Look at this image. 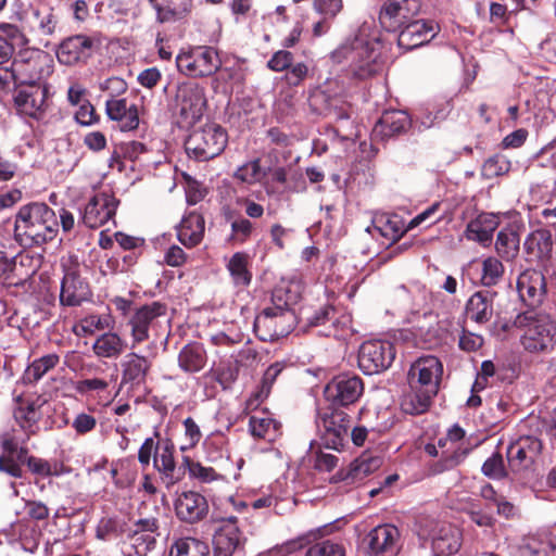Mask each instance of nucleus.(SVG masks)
I'll use <instances>...</instances> for the list:
<instances>
[{
    "label": "nucleus",
    "instance_id": "1",
    "mask_svg": "<svg viewBox=\"0 0 556 556\" xmlns=\"http://www.w3.org/2000/svg\"><path fill=\"white\" fill-rule=\"evenodd\" d=\"M59 232L55 212L43 202H31L18 208L14 222V238L24 248L41 247L54 240Z\"/></svg>",
    "mask_w": 556,
    "mask_h": 556
},
{
    "label": "nucleus",
    "instance_id": "2",
    "mask_svg": "<svg viewBox=\"0 0 556 556\" xmlns=\"http://www.w3.org/2000/svg\"><path fill=\"white\" fill-rule=\"evenodd\" d=\"M514 325L526 329L521 336V344L526 351L549 353L556 348V305L520 313Z\"/></svg>",
    "mask_w": 556,
    "mask_h": 556
},
{
    "label": "nucleus",
    "instance_id": "3",
    "mask_svg": "<svg viewBox=\"0 0 556 556\" xmlns=\"http://www.w3.org/2000/svg\"><path fill=\"white\" fill-rule=\"evenodd\" d=\"M55 408L43 395H17L14 397L12 418L15 430L27 437L38 435L41 430L52 431L55 426Z\"/></svg>",
    "mask_w": 556,
    "mask_h": 556
},
{
    "label": "nucleus",
    "instance_id": "4",
    "mask_svg": "<svg viewBox=\"0 0 556 556\" xmlns=\"http://www.w3.org/2000/svg\"><path fill=\"white\" fill-rule=\"evenodd\" d=\"M334 62L350 63L353 75L366 79L381 70L379 42L355 38L351 43L342 45L331 53Z\"/></svg>",
    "mask_w": 556,
    "mask_h": 556
},
{
    "label": "nucleus",
    "instance_id": "5",
    "mask_svg": "<svg viewBox=\"0 0 556 556\" xmlns=\"http://www.w3.org/2000/svg\"><path fill=\"white\" fill-rule=\"evenodd\" d=\"M228 136L217 124H206L194 129L185 141V150L190 159L206 162L218 156L226 148Z\"/></svg>",
    "mask_w": 556,
    "mask_h": 556
},
{
    "label": "nucleus",
    "instance_id": "6",
    "mask_svg": "<svg viewBox=\"0 0 556 556\" xmlns=\"http://www.w3.org/2000/svg\"><path fill=\"white\" fill-rule=\"evenodd\" d=\"M178 71L189 77H207L222 66L218 52L213 47L197 46L179 53L176 58Z\"/></svg>",
    "mask_w": 556,
    "mask_h": 556
},
{
    "label": "nucleus",
    "instance_id": "7",
    "mask_svg": "<svg viewBox=\"0 0 556 556\" xmlns=\"http://www.w3.org/2000/svg\"><path fill=\"white\" fill-rule=\"evenodd\" d=\"M316 426L323 445L340 451L348 440L351 418L345 412L332 407L318 413Z\"/></svg>",
    "mask_w": 556,
    "mask_h": 556
},
{
    "label": "nucleus",
    "instance_id": "8",
    "mask_svg": "<svg viewBox=\"0 0 556 556\" xmlns=\"http://www.w3.org/2000/svg\"><path fill=\"white\" fill-rule=\"evenodd\" d=\"M363 393V379L351 372L334 376L324 389V396L333 408L348 407L356 403Z\"/></svg>",
    "mask_w": 556,
    "mask_h": 556
},
{
    "label": "nucleus",
    "instance_id": "9",
    "mask_svg": "<svg viewBox=\"0 0 556 556\" xmlns=\"http://www.w3.org/2000/svg\"><path fill=\"white\" fill-rule=\"evenodd\" d=\"M294 311L278 313L264 308L254 320V332L264 342H274L288 336L295 326Z\"/></svg>",
    "mask_w": 556,
    "mask_h": 556
},
{
    "label": "nucleus",
    "instance_id": "10",
    "mask_svg": "<svg viewBox=\"0 0 556 556\" xmlns=\"http://www.w3.org/2000/svg\"><path fill=\"white\" fill-rule=\"evenodd\" d=\"M395 354V346L389 341H366L358 350V367L365 375L379 374L392 365Z\"/></svg>",
    "mask_w": 556,
    "mask_h": 556
},
{
    "label": "nucleus",
    "instance_id": "11",
    "mask_svg": "<svg viewBox=\"0 0 556 556\" xmlns=\"http://www.w3.org/2000/svg\"><path fill=\"white\" fill-rule=\"evenodd\" d=\"M166 315L167 305L160 301L137 307L128 320V325L131 328V348L134 349L137 344L148 340L150 338V331L156 330L159 319Z\"/></svg>",
    "mask_w": 556,
    "mask_h": 556
},
{
    "label": "nucleus",
    "instance_id": "12",
    "mask_svg": "<svg viewBox=\"0 0 556 556\" xmlns=\"http://www.w3.org/2000/svg\"><path fill=\"white\" fill-rule=\"evenodd\" d=\"M176 110L187 125L195 124L206 106L204 89L198 84H182L176 92Z\"/></svg>",
    "mask_w": 556,
    "mask_h": 556
},
{
    "label": "nucleus",
    "instance_id": "13",
    "mask_svg": "<svg viewBox=\"0 0 556 556\" xmlns=\"http://www.w3.org/2000/svg\"><path fill=\"white\" fill-rule=\"evenodd\" d=\"M421 0H387L380 8L378 20L388 31H396L419 14Z\"/></svg>",
    "mask_w": 556,
    "mask_h": 556
},
{
    "label": "nucleus",
    "instance_id": "14",
    "mask_svg": "<svg viewBox=\"0 0 556 556\" xmlns=\"http://www.w3.org/2000/svg\"><path fill=\"white\" fill-rule=\"evenodd\" d=\"M92 292L88 281L81 277L78 266L64 267L61 280L59 301L64 307H78L90 301Z\"/></svg>",
    "mask_w": 556,
    "mask_h": 556
},
{
    "label": "nucleus",
    "instance_id": "15",
    "mask_svg": "<svg viewBox=\"0 0 556 556\" xmlns=\"http://www.w3.org/2000/svg\"><path fill=\"white\" fill-rule=\"evenodd\" d=\"M245 541L237 525V518L229 517L214 533L213 556H243Z\"/></svg>",
    "mask_w": 556,
    "mask_h": 556
},
{
    "label": "nucleus",
    "instance_id": "16",
    "mask_svg": "<svg viewBox=\"0 0 556 556\" xmlns=\"http://www.w3.org/2000/svg\"><path fill=\"white\" fill-rule=\"evenodd\" d=\"M100 45V39L96 37L83 34L71 36L59 45L56 58L60 63L65 65L86 63Z\"/></svg>",
    "mask_w": 556,
    "mask_h": 556
},
{
    "label": "nucleus",
    "instance_id": "17",
    "mask_svg": "<svg viewBox=\"0 0 556 556\" xmlns=\"http://www.w3.org/2000/svg\"><path fill=\"white\" fill-rule=\"evenodd\" d=\"M543 444L533 435H522L511 442L506 451L508 467L513 472L529 469L541 454Z\"/></svg>",
    "mask_w": 556,
    "mask_h": 556
},
{
    "label": "nucleus",
    "instance_id": "18",
    "mask_svg": "<svg viewBox=\"0 0 556 556\" xmlns=\"http://www.w3.org/2000/svg\"><path fill=\"white\" fill-rule=\"evenodd\" d=\"M121 388L129 392H143L147 389V378L152 368V362L146 356L130 352L121 363Z\"/></svg>",
    "mask_w": 556,
    "mask_h": 556
},
{
    "label": "nucleus",
    "instance_id": "19",
    "mask_svg": "<svg viewBox=\"0 0 556 556\" xmlns=\"http://www.w3.org/2000/svg\"><path fill=\"white\" fill-rule=\"evenodd\" d=\"M118 204L119 200L113 194L106 192L97 193L86 204L78 224L83 223L91 229L99 228L113 219Z\"/></svg>",
    "mask_w": 556,
    "mask_h": 556
},
{
    "label": "nucleus",
    "instance_id": "20",
    "mask_svg": "<svg viewBox=\"0 0 556 556\" xmlns=\"http://www.w3.org/2000/svg\"><path fill=\"white\" fill-rule=\"evenodd\" d=\"M442 374L443 365L437 356H422L412 364L408 382L410 388H425L438 392Z\"/></svg>",
    "mask_w": 556,
    "mask_h": 556
},
{
    "label": "nucleus",
    "instance_id": "21",
    "mask_svg": "<svg viewBox=\"0 0 556 556\" xmlns=\"http://www.w3.org/2000/svg\"><path fill=\"white\" fill-rule=\"evenodd\" d=\"M400 531L392 525H379L363 539V546L368 556H394L397 552Z\"/></svg>",
    "mask_w": 556,
    "mask_h": 556
},
{
    "label": "nucleus",
    "instance_id": "22",
    "mask_svg": "<svg viewBox=\"0 0 556 556\" xmlns=\"http://www.w3.org/2000/svg\"><path fill=\"white\" fill-rule=\"evenodd\" d=\"M48 89L39 84L17 88L14 103L22 114L40 119L47 109Z\"/></svg>",
    "mask_w": 556,
    "mask_h": 556
},
{
    "label": "nucleus",
    "instance_id": "23",
    "mask_svg": "<svg viewBox=\"0 0 556 556\" xmlns=\"http://www.w3.org/2000/svg\"><path fill=\"white\" fill-rule=\"evenodd\" d=\"M399 30L397 45L400 48L410 51L428 43L438 34V25L433 21H409Z\"/></svg>",
    "mask_w": 556,
    "mask_h": 556
},
{
    "label": "nucleus",
    "instance_id": "24",
    "mask_svg": "<svg viewBox=\"0 0 556 556\" xmlns=\"http://www.w3.org/2000/svg\"><path fill=\"white\" fill-rule=\"evenodd\" d=\"M177 518L186 523H197L205 519L210 507L207 500L194 491L179 494L174 503Z\"/></svg>",
    "mask_w": 556,
    "mask_h": 556
},
{
    "label": "nucleus",
    "instance_id": "25",
    "mask_svg": "<svg viewBox=\"0 0 556 556\" xmlns=\"http://www.w3.org/2000/svg\"><path fill=\"white\" fill-rule=\"evenodd\" d=\"M306 319L309 327L327 326L325 336L334 338L343 337L351 324L348 315L329 304L323 305Z\"/></svg>",
    "mask_w": 556,
    "mask_h": 556
},
{
    "label": "nucleus",
    "instance_id": "26",
    "mask_svg": "<svg viewBox=\"0 0 556 556\" xmlns=\"http://www.w3.org/2000/svg\"><path fill=\"white\" fill-rule=\"evenodd\" d=\"M517 290L522 302L534 309L546 294L544 275L536 269H526L517 279Z\"/></svg>",
    "mask_w": 556,
    "mask_h": 556
},
{
    "label": "nucleus",
    "instance_id": "27",
    "mask_svg": "<svg viewBox=\"0 0 556 556\" xmlns=\"http://www.w3.org/2000/svg\"><path fill=\"white\" fill-rule=\"evenodd\" d=\"M105 113L111 121L117 123L122 131H131L139 126V111L135 103H129L126 98L111 97L105 102Z\"/></svg>",
    "mask_w": 556,
    "mask_h": 556
},
{
    "label": "nucleus",
    "instance_id": "28",
    "mask_svg": "<svg viewBox=\"0 0 556 556\" xmlns=\"http://www.w3.org/2000/svg\"><path fill=\"white\" fill-rule=\"evenodd\" d=\"M412 126L409 115L404 111H387L372 129V138L388 140L406 132Z\"/></svg>",
    "mask_w": 556,
    "mask_h": 556
},
{
    "label": "nucleus",
    "instance_id": "29",
    "mask_svg": "<svg viewBox=\"0 0 556 556\" xmlns=\"http://www.w3.org/2000/svg\"><path fill=\"white\" fill-rule=\"evenodd\" d=\"M553 244L552 232L548 229L532 231L523 242L527 261L545 265L552 258Z\"/></svg>",
    "mask_w": 556,
    "mask_h": 556
},
{
    "label": "nucleus",
    "instance_id": "30",
    "mask_svg": "<svg viewBox=\"0 0 556 556\" xmlns=\"http://www.w3.org/2000/svg\"><path fill=\"white\" fill-rule=\"evenodd\" d=\"M174 453V444L169 440H163L160 441L159 448L155 450L153 459V466L161 475V479L167 488L180 480V476L176 469Z\"/></svg>",
    "mask_w": 556,
    "mask_h": 556
},
{
    "label": "nucleus",
    "instance_id": "31",
    "mask_svg": "<svg viewBox=\"0 0 556 556\" xmlns=\"http://www.w3.org/2000/svg\"><path fill=\"white\" fill-rule=\"evenodd\" d=\"M500 225L497 215L492 213H481L475 219L470 220L466 227V238L479 242L483 247L491 244L493 233Z\"/></svg>",
    "mask_w": 556,
    "mask_h": 556
},
{
    "label": "nucleus",
    "instance_id": "32",
    "mask_svg": "<svg viewBox=\"0 0 556 556\" xmlns=\"http://www.w3.org/2000/svg\"><path fill=\"white\" fill-rule=\"evenodd\" d=\"M496 295L491 291H478L473 293L466 303L465 312L467 317L476 324L483 325L493 316V300Z\"/></svg>",
    "mask_w": 556,
    "mask_h": 556
},
{
    "label": "nucleus",
    "instance_id": "33",
    "mask_svg": "<svg viewBox=\"0 0 556 556\" xmlns=\"http://www.w3.org/2000/svg\"><path fill=\"white\" fill-rule=\"evenodd\" d=\"M462 541L463 535L458 528L450 523L442 525L432 539V553L452 556L460 549Z\"/></svg>",
    "mask_w": 556,
    "mask_h": 556
},
{
    "label": "nucleus",
    "instance_id": "34",
    "mask_svg": "<svg viewBox=\"0 0 556 556\" xmlns=\"http://www.w3.org/2000/svg\"><path fill=\"white\" fill-rule=\"evenodd\" d=\"M204 229V217L197 212H191L182 218L177 228L178 240L186 248H194L202 241Z\"/></svg>",
    "mask_w": 556,
    "mask_h": 556
},
{
    "label": "nucleus",
    "instance_id": "35",
    "mask_svg": "<svg viewBox=\"0 0 556 556\" xmlns=\"http://www.w3.org/2000/svg\"><path fill=\"white\" fill-rule=\"evenodd\" d=\"M381 460L379 458H361L352 462L348 468L341 469L334 476L336 481H345L349 484L363 481L367 476L379 468Z\"/></svg>",
    "mask_w": 556,
    "mask_h": 556
},
{
    "label": "nucleus",
    "instance_id": "36",
    "mask_svg": "<svg viewBox=\"0 0 556 556\" xmlns=\"http://www.w3.org/2000/svg\"><path fill=\"white\" fill-rule=\"evenodd\" d=\"M9 287H25L37 271L34 258L27 254L10 257Z\"/></svg>",
    "mask_w": 556,
    "mask_h": 556
},
{
    "label": "nucleus",
    "instance_id": "37",
    "mask_svg": "<svg viewBox=\"0 0 556 556\" xmlns=\"http://www.w3.org/2000/svg\"><path fill=\"white\" fill-rule=\"evenodd\" d=\"M206 362V351L199 342L186 344L178 354V365L187 374L199 372L205 367Z\"/></svg>",
    "mask_w": 556,
    "mask_h": 556
},
{
    "label": "nucleus",
    "instance_id": "38",
    "mask_svg": "<svg viewBox=\"0 0 556 556\" xmlns=\"http://www.w3.org/2000/svg\"><path fill=\"white\" fill-rule=\"evenodd\" d=\"M371 227L379 232L380 236L390 240L391 243L396 242L409 228L404 226L403 219L396 214H377L372 218Z\"/></svg>",
    "mask_w": 556,
    "mask_h": 556
},
{
    "label": "nucleus",
    "instance_id": "39",
    "mask_svg": "<svg viewBox=\"0 0 556 556\" xmlns=\"http://www.w3.org/2000/svg\"><path fill=\"white\" fill-rule=\"evenodd\" d=\"M31 438L26 434H20L15 428H12L0 434V445L3 452L13 454L21 465H27V459L31 455L28 454L26 444Z\"/></svg>",
    "mask_w": 556,
    "mask_h": 556
},
{
    "label": "nucleus",
    "instance_id": "40",
    "mask_svg": "<svg viewBox=\"0 0 556 556\" xmlns=\"http://www.w3.org/2000/svg\"><path fill=\"white\" fill-rule=\"evenodd\" d=\"M281 424L267 413L252 415L249 419V431L255 439L274 441L280 434Z\"/></svg>",
    "mask_w": 556,
    "mask_h": 556
},
{
    "label": "nucleus",
    "instance_id": "41",
    "mask_svg": "<svg viewBox=\"0 0 556 556\" xmlns=\"http://www.w3.org/2000/svg\"><path fill=\"white\" fill-rule=\"evenodd\" d=\"M126 348V342L115 332L99 336L92 344L93 353L100 358H117Z\"/></svg>",
    "mask_w": 556,
    "mask_h": 556
},
{
    "label": "nucleus",
    "instance_id": "42",
    "mask_svg": "<svg viewBox=\"0 0 556 556\" xmlns=\"http://www.w3.org/2000/svg\"><path fill=\"white\" fill-rule=\"evenodd\" d=\"M12 78L17 88L37 84L36 80L40 78L38 62L31 58L15 59L12 63Z\"/></svg>",
    "mask_w": 556,
    "mask_h": 556
},
{
    "label": "nucleus",
    "instance_id": "43",
    "mask_svg": "<svg viewBox=\"0 0 556 556\" xmlns=\"http://www.w3.org/2000/svg\"><path fill=\"white\" fill-rule=\"evenodd\" d=\"M226 267L236 287H248L251 283L250 256L245 252H236Z\"/></svg>",
    "mask_w": 556,
    "mask_h": 556
},
{
    "label": "nucleus",
    "instance_id": "44",
    "mask_svg": "<svg viewBox=\"0 0 556 556\" xmlns=\"http://www.w3.org/2000/svg\"><path fill=\"white\" fill-rule=\"evenodd\" d=\"M30 28L40 36H51L58 26V17L52 8L42 5L33 10Z\"/></svg>",
    "mask_w": 556,
    "mask_h": 556
},
{
    "label": "nucleus",
    "instance_id": "45",
    "mask_svg": "<svg viewBox=\"0 0 556 556\" xmlns=\"http://www.w3.org/2000/svg\"><path fill=\"white\" fill-rule=\"evenodd\" d=\"M412 392L406 394L402 401V408L410 415H419L428 410L431 400L437 395V391H430L425 388H410Z\"/></svg>",
    "mask_w": 556,
    "mask_h": 556
},
{
    "label": "nucleus",
    "instance_id": "46",
    "mask_svg": "<svg viewBox=\"0 0 556 556\" xmlns=\"http://www.w3.org/2000/svg\"><path fill=\"white\" fill-rule=\"evenodd\" d=\"M520 238L511 228L502 229L496 237V253L505 261H513L519 252Z\"/></svg>",
    "mask_w": 556,
    "mask_h": 556
},
{
    "label": "nucleus",
    "instance_id": "47",
    "mask_svg": "<svg viewBox=\"0 0 556 556\" xmlns=\"http://www.w3.org/2000/svg\"><path fill=\"white\" fill-rule=\"evenodd\" d=\"M60 362V356L55 353L47 354L40 358L35 359L29 364L23 375L25 383H36L39 381L48 371L53 369Z\"/></svg>",
    "mask_w": 556,
    "mask_h": 556
},
{
    "label": "nucleus",
    "instance_id": "48",
    "mask_svg": "<svg viewBox=\"0 0 556 556\" xmlns=\"http://www.w3.org/2000/svg\"><path fill=\"white\" fill-rule=\"evenodd\" d=\"M169 556H210V547L201 540L181 538L172 545Z\"/></svg>",
    "mask_w": 556,
    "mask_h": 556
},
{
    "label": "nucleus",
    "instance_id": "49",
    "mask_svg": "<svg viewBox=\"0 0 556 556\" xmlns=\"http://www.w3.org/2000/svg\"><path fill=\"white\" fill-rule=\"evenodd\" d=\"M22 38L17 26L13 24L0 25V64L11 59L15 43Z\"/></svg>",
    "mask_w": 556,
    "mask_h": 556
},
{
    "label": "nucleus",
    "instance_id": "50",
    "mask_svg": "<svg viewBox=\"0 0 556 556\" xmlns=\"http://www.w3.org/2000/svg\"><path fill=\"white\" fill-rule=\"evenodd\" d=\"M510 168L511 162L509 159L502 153H496L484 161L481 175L485 179H493L508 174Z\"/></svg>",
    "mask_w": 556,
    "mask_h": 556
},
{
    "label": "nucleus",
    "instance_id": "51",
    "mask_svg": "<svg viewBox=\"0 0 556 556\" xmlns=\"http://www.w3.org/2000/svg\"><path fill=\"white\" fill-rule=\"evenodd\" d=\"M125 536L129 540L130 547L138 556H146L156 543L155 534L131 530L128 526L126 528Z\"/></svg>",
    "mask_w": 556,
    "mask_h": 556
},
{
    "label": "nucleus",
    "instance_id": "52",
    "mask_svg": "<svg viewBox=\"0 0 556 556\" xmlns=\"http://www.w3.org/2000/svg\"><path fill=\"white\" fill-rule=\"evenodd\" d=\"M227 222H230L231 233L228 239L229 242L244 243L251 237L253 232V224L242 216L232 218V213L226 214Z\"/></svg>",
    "mask_w": 556,
    "mask_h": 556
},
{
    "label": "nucleus",
    "instance_id": "53",
    "mask_svg": "<svg viewBox=\"0 0 556 556\" xmlns=\"http://www.w3.org/2000/svg\"><path fill=\"white\" fill-rule=\"evenodd\" d=\"M127 523L117 518H102L96 529V536L102 541H110L125 535Z\"/></svg>",
    "mask_w": 556,
    "mask_h": 556
},
{
    "label": "nucleus",
    "instance_id": "54",
    "mask_svg": "<svg viewBox=\"0 0 556 556\" xmlns=\"http://www.w3.org/2000/svg\"><path fill=\"white\" fill-rule=\"evenodd\" d=\"M504 265L496 257L489 256L482 262L481 283L484 287L496 286L504 275Z\"/></svg>",
    "mask_w": 556,
    "mask_h": 556
},
{
    "label": "nucleus",
    "instance_id": "55",
    "mask_svg": "<svg viewBox=\"0 0 556 556\" xmlns=\"http://www.w3.org/2000/svg\"><path fill=\"white\" fill-rule=\"evenodd\" d=\"M233 176L242 182L252 185L261 181L266 176V173L261 167V160L255 159L240 166Z\"/></svg>",
    "mask_w": 556,
    "mask_h": 556
},
{
    "label": "nucleus",
    "instance_id": "56",
    "mask_svg": "<svg viewBox=\"0 0 556 556\" xmlns=\"http://www.w3.org/2000/svg\"><path fill=\"white\" fill-rule=\"evenodd\" d=\"M305 556H345V549L342 544L331 540H324L311 545Z\"/></svg>",
    "mask_w": 556,
    "mask_h": 556
},
{
    "label": "nucleus",
    "instance_id": "57",
    "mask_svg": "<svg viewBox=\"0 0 556 556\" xmlns=\"http://www.w3.org/2000/svg\"><path fill=\"white\" fill-rule=\"evenodd\" d=\"M283 365L280 363L271 364L266 371L264 372L260 390L254 394V399L257 402L266 399L271 390L273 384L275 383L278 376L282 372Z\"/></svg>",
    "mask_w": 556,
    "mask_h": 556
},
{
    "label": "nucleus",
    "instance_id": "58",
    "mask_svg": "<svg viewBox=\"0 0 556 556\" xmlns=\"http://www.w3.org/2000/svg\"><path fill=\"white\" fill-rule=\"evenodd\" d=\"M184 465L188 469L190 477L198 479L200 482L208 483L218 477L212 467H204L199 462H194L187 456L184 457Z\"/></svg>",
    "mask_w": 556,
    "mask_h": 556
},
{
    "label": "nucleus",
    "instance_id": "59",
    "mask_svg": "<svg viewBox=\"0 0 556 556\" xmlns=\"http://www.w3.org/2000/svg\"><path fill=\"white\" fill-rule=\"evenodd\" d=\"M465 513L468 515L469 519L480 528H494L496 525L495 517L481 509L479 505L471 504L470 507L465 509Z\"/></svg>",
    "mask_w": 556,
    "mask_h": 556
},
{
    "label": "nucleus",
    "instance_id": "60",
    "mask_svg": "<svg viewBox=\"0 0 556 556\" xmlns=\"http://www.w3.org/2000/svg\"><path fill=\"white\" fill-rule=\"evenodd\" d=\"M481 470L484 476L491 479L506 477L503 456L500 453H494L483 463Z\"/></svg>",
    "mask_w": 556,
    "mask_h": 556
},
{
    "label": "nucleus",
    "instance_id": "61",
    "mask_svg": "<svg viewBox=\"0 0 556 556\" xmlns=\"http://www.w3.org/2000/svg\"><path fill=\"white\" fill-rule=\"evenodd\" d=\"M470 448L468 446H463L460 443L457 447H455L452 452L447 453L444 451L441 458V466L443 470H450L459 465L469 454Z\"/></svg>",
    "mask_w": 556,
    "mask_h": 556
},
{
    "label": "nucleus",
    "instance_id": "62",
    "mask_svg": "<svg viewBox=\"0 0 556 556\" xmlns=\"http://www.w3.org/2000/svg\"><path fill=\"white\" fill-rule=\"evenodd\" d=\"M75 121L81 126H91L99 123L100 116L89 100H84L74 115Z\"/></svg>",
    "mask_w": 556,
    "mask_h": 556
},
{
    "label": "nucleus",
    "instance_id": "63",
    "mask_svg": "<svg viewBox=\"0 0 556 556\" xmlns=\"http://www.w3.org/2000/svg\"><path fill=\"white\" fill-rule=\"evenodd\" d=\"M98 425L97 418L87 413H79L72 421V427L77 435H86L92 432Z\"/></svg>",
    "mask_w": 556,
    "mask_h": 556
},
{
    "label": "nucleus",
    "instance_id": "64",
    "mask_svg": "<svg viewBox=\"0 0 556 556\" xmlns=\"http://www.w3.org/2000/svg\"><path fill=\"white\" fill-rule=\"evenodd\" d=\"M0 472H4L12 478H22V465L17 462L13 454L3 452L0 455Z\"/></svg>",
    "mask_w": 556,
    "mask_h": 556
}]
</instances>
